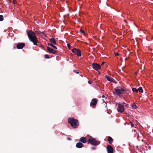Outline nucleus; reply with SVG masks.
<instances>
[{
    "mask_svg": "<svg viewBox=\"0 0 153 153\" xmlns=\"http://www.w3.org/2000/svg\"><path fill=\"white\" fill-rule=\"evenodd\" d=\"M25 44L24 43H21L18 44L16 48L18 49H22L25 46Z\"/></svg>",
    "mask_w": 153,
    "mask_h": 153,
    "instance_id": "9b49d317",
    "label": "nucleus"
},
{
    "mask_svg": "<svg viewBox=\"0 0 153 153\" xmlns=\"http://www.w3.org/2000/svg\"><path fill=\"white\" fill-rule=\"evenodd\" d=\"M16 2H17V1H16V0H15L14 1V0H13V3L14 4H16Z\"/></svg>",
    "mask_w": 153,
    "mask_h": 153,
    "instance_id": "bb28decb",
    "label": "nucleus"
},
{
    "mask_svg": "<svg viewBox=\"0 0 153 153\" xmlns=\"http://www.w3.org/2000/svg\"><path fill=\"white\" fill-rule=\"evenodd\" d=\"M132 90L133 92H135L136 93H137L138 92V89H136V88H132Z\"/></svg>",
    "mask_w": 153,
    "mask_h": 153,
    "instance_id": "aec40b11",
    "label": "nucleus"
},
{
    "mask_svg": "<svg viewBox=\"0 0 153 153\" xmlns=\"http://www.w3.org/2000/svg\"><path fill=\"white\" fill-rule=\"evenodd\" d=\"M44 58L45 59H49L50 58L48 54H45L44 55Z\"/></svg>",
    "mask_w": 153,
    "mask_h": 153,
    "instance_id": "412c9836",
    "label": "nucleus"
},
{
    "mask_svg": "<svg viewBox=\"0 0 153 153\" xmlns=\"http://www.w3.org/2000/svg\"><path fill=\"white\" fill-rule=\"evenodd\" d=\"M47 49L48 51L51 53L55 54L57 53V51L56 50H54L53 49L48 46L47 47Z\"/></svg>",
    "mask_w": 153,
    "mask_h": 153,
    "instance_id": "f8f14e48",
    "label": "nucleus"
},
{
    "mask_svg": "<svg viewBox=\"0 0 153 153\" xmlns=\"http://www.w3.org/2000/svg\"><path fill=\"white\" fill-rule=\"evenodd\" d=\"M98 101V100L96 98L93 99L90 104L91 106L92 105L95 106L96 105Z\"/></svg>",
    "mask_w": 153,
    "mask_h": 153,
    "instance_id": "1a4fd4ad",
    "label": "nucleus"
},
{
    "mask_svg": "<svg viewBox=\"0 0 153 153\" xmlns=\"http://www.w3.org/2000/svg\"><path fill=\"white\" fill-rule=\"evenodd\" d=\"M117 110L118 112L122 113L124 111L125 108L122 105L119 104Z\"/></svg>",
    "mask_w": 153,
    "mask_h": 153,
    "instance_id": "0eeeda50",
    "label": "nucleus"
},
{
    "mask_svg": "<svg viewBox=\"0 0 153 153\" xmlns=\"http://www.w3.org/2000/svg\"><path fill=\"white\" fill-rule=\"evenodd\" d=\"M104 63H105V62H103L102 63V64H101V65H103L104 64Z\"/></svg>",
    "mask_w": 153,
    "mask_h": 153,
    "instance_id": "c85d7f7f",
    "label": "nucleus"
},
{
    "mask_svg": "<svg viewBox=\"0 0 153 153\" xmlns=\"http://www.w3.org/2000/svg\"><path fill=\"white\" fill-rule=\"evenodd\" d=\"M88 143H89L93 146H97L100 143V142L96 140L95 138H90L88 140Z\"/></svg>",
    "mask_w": 153,
    "mask_h": 153,
    "instance_id": "20e7f679",
    "label": "nucleus"
},
{
    "mask_svg": "<svg viewBox=\"0 0 153 153\" xmlns=\"http://www.w3.org/2000/svg\"><path fill=\"white\" fill-rule=\"evenodd\" d=\"M115 55V56H119L120 55V54L118 53H114Z\"/></svg>",
    "mask_w": 153,
    "mask_h": 153,
    "instance_id": "a878e982",
    "label": "nucleus"
},
{
    "mask_svg": "<svg viewBox=\"0 0 153 153\" xmlns=\"http://www.w3.org/2000/svg\"><path fill=\"white\" fill-rule=\"evenodd\" d=\"M122 103L123 104H126V103L124 102H123Z\"/></svg>",
    "mask_w": 153,
    "mask_h": 153,
    "instance_id": "2f4dec72",
    "label": "nucleus"
},
{
    "mask_svg": "<svg viewBox=\"0 0 153 153\" xmlns=\"http://www.w3.org/2000/svg\"><path fill=\"white\" fill-rule=\"evenodd\" d=\"M50 41L53 44L55 45H56L57 43L54 38H52L50 39Z\"/></svg>",
    "mask_w": 153,
    "mask_h": 153,
    "instance_id": "dca6fc26",
    "label": "nucleus"
},
{
    "mask_svg": "<svg viewBox=\"0 0 153 153\" xmlns=\"http://www.w3.org/2000/svg\"><path fill=\"white\" fill-rule=\"evenodd\" d=\"M26 32L30 40L33 43L34 45L36 46L38 45L37 43L38 42V41L36 34L42 33V34L41 35L42 36H44L45 34L43 32H41L40 31H36L34 33L31 30H30L29 31L27 30Z\"/></svg>",
    "mask_w": 153,
    "mask_h": 153,
    "instance_id": "f257e3e1",
    "label": "nucleus"
},
{
    "mask_svg": "<svg viewBox=\"0 0 153 153\" xmlns=\"http://www.w3.org/2000/svg\"><path fill=\"white\" fill-rule=\"evenodd\" d=\"M75 73H76V74H79V72H78V71H76V70H74L73 71Z\"/></svg>",
    "mask_w": 153,
    "mask_h": 153,
    "instance_id": "cd10ccee",
    "label": "nucleus"
},
{
    "mask_svg": "<svg viewBox=\"0 0 153 153\" xmlns=\"http://www.w3.org/2000/svg\"><path fill=\"white\" fill-rule=\"evenodd\" d=\"M92 65L93 68L96 71L100 69L101 68V65L97 63H93Z\"/></svg>",
    "mask_w": 153,
    "mask_h": 153,
    "instance_id": "423d86ee",
    "label": "nucleus"
},
{
    "mask_svg": "<svg viewBox=\"0 0 153 153\" xmlns=\"http://www.w3.org/2000/svg\"><path fill=\"white\" fill-rule=\"evenodd\" d=\"M107 150L108 153H113V149L111 145H108L107 147Z\"/></svg>",
    "mask_w": 153,
    "mask_h": 153,
    "instance_id": "9d476101",
    "label": "nucleus"
},
{
    "mask_svg": "<svg viewBox=\"0 0 153 153\" xmlns=\"http://www.w3.org/2000/svg\"><path fill=\"white\" fill-rule=\"evenodd\" d=\"M3 20V16L2 15H0V21H2Z\"/></svg>",
    "mask_w": 153,
    "mask_h": 153,
    "instance_id": "4be33fe9",
    "label": "nucleus"
},
{
    "mask_svg": "<svg viewBox=\"0 0 153 153\" xmlns=\"http://www.w3.org/2000/svg\"><path fill=\"white\" fill-rule=\"evenodd\" d=\"M131 126L132 127H133L134 126V125L131 122H130Z\"/></svg>",
    "mask_w": 153,
    "mask_h": 153,
    "instance_id": "393cba45",
    "label": "nucleus"
},
{
    "mask_svg": "<svg viewBox=\"0 0 153 153\" xmlns=\"http://www.w3.org/2000/svg\"><path fill=\"white\" fill-rule=\"evenodd\" d=\"M131 105L132 107L136 109L137 108V107L136 105L135 102H133L132 104H131Z\"/></svg>",
    "mask_w": 153,
    "mask_h": 153,
    "instance_id": "a211bd4d",
    "label": "nucleus"
},
{
    "mask_svg": "<svg viewBox=\"0 0 153 153\" xmlns=\"http://www.w3.org/2000/svg\"><path fill=\"white\" fill-rule=\"evenodd\" d=\"M114 140L111 137L108 136V141L110 144H111L112 143Z\"/></svg>",
    "mask_w": 153,
    "mask_h": 153,
    "instance_id": "2eb2a0df",
    "label": "nucleus"
},
{
    "mask_svg": "<svg viewBox=\"0 0 153 153\" xmlns=\"http://www.w3.org/2000/svg\"><path fill=\"white\" fill-rule=\"evenodd\" d=\"M105 77L107 79L108 81L114 82L115 83H117L116 81L110 76L108 75H106Z\"/></svg>",
    "mask_w": 153,
    "mask_h": 153,
    "instance_id": "6e6552de",
    "label": "nucleus"
},
{
    "mask_svg": "<svg viewBox=\"0 0 153 153\" xmlns=\"http://www.w3.org/2000/svg\"><path fill=\"white\" fill-rule=\"evenodd\" d=\"M68 122L70 123L71 126L74 128L78 127L79 124L78 120L75 119L74 117H70L68 119Z\"/></svg>",
    "mask_w": 153,
    "mask_h": 153,
    "instance_id": "f03ea898",
    "label": "nucleus"
},
{
    "mask_svg": "<svg viewBox=\"0 0 153 153\" xmlns=\"http://www.w3.org/2000/svg\"><path fill=\"white\" fill-rule=\"evenodd\" d=\"M15 0H14V1Z\"/></svg>",
    "mask_w": 153,
    "mask_h": 153,
    "instance_id": "473e14b6",
    "label": "nucleus"
},
{
    "mask_svg": "<svg viewBox=\"0 0 153 153\" xmlns=\"http://www.w3.org/2000/svg\"><path fill=\"white\" fill-rule=\"evenodd\" d=\"M48 45L51 46V47H52V48H54V49H57V48L56 46L53 45L52 43H48Z\"/></svg>",
    "mask_w": 153,
    "mask_h": 153,
    "instance_id": "f3484780",
    "label": "nucleus"
},
{
    "mask_svg": "<svg viewBox=\"0 0 153 153\" xmlns=\"http://www.w3.org/2000/svg\"><path fill=\"white\" fill-rule=\"evenodd\" d=\"M92 149H95V147H93V148H92Z\"/></svg>",
    "mask_w": 153,
    "mask_h": 153,
    "instance_id": "c756f323",
    "label": "nucleus"
},
{
    "mask_svg": "<svg viewBox=\"0 0 153 153\" xmlns=\"http://www.w3.org/2000/svg\"><path fill=\"white\" fill-rule=\"evenodd\" d=\"M80 32L81 33H83V34H84V31L82 30H80Z\"/></svg>",
    "mask_w": 153,
    "mask_h": 153,
    "instance_id": "b1692460",
    "label": "nucleus"
},
{
    "mask_svg": "<svg viewBox=\"0 0 153 153\" xmlns=\"http://www.w3.org/2000/svg\"><path fill=\"white\" fill-rule=\"evenodd\" d=\"M138 91H139L140 92L143 93V90L141 87H140L138 89Z\"/></svg>",
    "mask_w": 153,
    "mask_h": 153,
    "instance_id": "6ab92c4d",
    "label": "nucleus"
},
{
    "mask_svg": "<svg viewBox=\"0 0 153 153\" xmlns=\"http://www.w3.org/2000/svg\"><path fill=\"white\" fill-rule=\"evenodd\" d=\"M83 144L81 142H78L76 143V146L79 148H81L83 147Z\"/></svg>",
    "mask_w": 153,
    "mask_h": 153,
    "instance_id": "4468645a",
    "label": "nucleus"
},
{
    "mask_svg": "<svg viewBox=\"0 0 153 153\" xmlns=\"http://www.w3.org/2000/svg\"><path fill=\"white\" fill-rule=\"evenodd\" d=\"M126 91V90L123 88L121 87L120 88H114L113 92L117 96H120L121 95L123 94V91Z\"/></svg>",
    "mask_w": 153,
    "mask_h": 153,
    "instance_id": "7ed1b4c3",
    "label": "nucleus"
},
{
    "mask_svg": "<svg viewBox=\"0 0 153 153\" xmlns=\"http://www.w3.org/2000/svg\"><path fill=\"white\" fill-rule=\"evenodd\" d=\"M72 52L76 55L78 56H81V51L78 48H74L72 50Z\"/></svg>",
    "mask_w": 153,
    "mask_h": 153,
    "instance_id": "39448f33",
    "label": "nucleus"
},
{
    "mask_svg": "<svg viewBox=\"0 0 153 153\" xmlns=\"http://www.w3.org/2000/svg\"><path fill=\"white\" fill-rule=\"evenodd\" d=\"M79 141L84 143H86L87 141H88L87 139H86L85 137H81L79 139Z\"/></svg>",
    "mask_w": 153,
    "mask_h": 153,
    "instance_id": "ddd939ff",
    "label": "nucleus"
},
{
    "mask_svg": "<svg viewBox=\"0 0 153 153\" xmlns=\"http://www.w3.org/2000/svg\"><path fill=\"white\" fill-rule=\"evenodd\" d=\"M105 97V96H104V95H102V98H103V97Z\"/></svg>",
    "mask_w": 153,
    "mask_h": 153,
    "instance_id": "7c9ffc66",
    "label": "nucleus"
},
{
    "mask_svg": "<svg viewBox=\"0 0 153 153\" xmlns=\"http://www.w3.org/2000/svg\"><path fill=\"white\" fill-rule=\"evenodd\" d=\"M67 47L70 50L71 49V45H70L69 44H68L67 45Z\"/></svg>",
    "mask_w": 153,
    "mask_h": 153,
    "instance_id": "5701e85b",
    "label": "nucleus"
}]
</instances>
